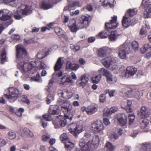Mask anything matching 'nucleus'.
<instances>
[{"mask_svg":"<svg viewBox=\"0 0 151 151\" xmlns=\"http://www.w3.org/2000/svg\"><path fill=\"white\" fill-rule=\"evenodd\" d=\"M55 72L53 73L52 75L53 76H56L58 77H60L63 75V72L62 71H60L58 72Z\"/></svg>","mask_w":151,"mask_h":151,"instance_id":"59","label":"nucleus"},{"mask_svg":"<svg viewBox=\"0 0 151 151\" xmlns=\"http://www.w3.org/2000/svg\"><path fill=\"white\" fill-rule=\"evenodd\" d=\"M66 119H67L65 117H64L62 116H59L57 117V119L53 122V124L55 126V128H58L60 127H64L67 125V121ZM70 121V119H68Z\"/></svg>","mask_w":151,"mask_h":151,"instance_id":"9","label":"nucleus"},{"mask_svg":"<svg viewBox=\"0 0 151 151\" xmlns=\"http://www.w3.org/2000/svg\"><path fill=\"white\" fill-rule=\"evenodd\" d=\"M32 62L29 63L24 62L23 65H18V68L22 73H25L28 71H30V73L32 74L31 78L32 81L40 82L42 80L40 79V77L37 70L38 69H41L44 68L45 64L44 63L41 61L37 60L34 62L36 64V65L34 66L33 65Z\"/></svg>","mask_w":151,"mask_h":151,"instance_id":"1","label":"nucleus"},{"mask_svg":"<svg viewBox=\"0 0 151 151\" xmlns=\"http://www.w3.org/2000/svg\"><path fill=\"white\" fill-rule=\"evenodd\" d=\"M49 113L50 115H57L59 114V109L57 105H51L49 108Z\"/></svg>","mask_w":151,"mask_h":151,"instance_id":"21","label":"nucleus"},{"mask_svg":"<svg viewBox=\"0 0 151 151\" xmlns=\"http://www.w3.org/2000/svg\"><path fill=\"white\" fill-rule=\"evenodd\" d=\"M68 93L67 91H63L62 90H59L58 91V95L60 97L63 98L65 99H69L68 96Z\"/></svg>","mask_w":151,"mask_h":151,"instance_id":"27","label":"nucleus"},{"mask_svg":"<svg viewBox=\"0 0 151 151\" xmlns=\"http://www.w3.org/2000/svg\"><path fill=\"white\" fill-rule=\"evenodd\" d=\"M115 92V90H112L110 91H109L108 89L106 90L105 91L106 94L108 93H109V96L111 97L114 96V94Z\"/></svg>","mask_w":151,"mask_h":151,"instance_id":"56","label":"nucleus"},{"mask_svg":"<svg viewBox=\"0 0 151 151\" xmlns=\"http://www.w3.org/2000/svg\"><path fill=\"white\" fill-rule=\"evenodd\" d=\"M33 40L32 39H24V44H29L33 42Z\"/></svg>","mask_w":151,"mask_h":151,"instance_id":"58","label":"nucleus"},{"mask_svg":"<svg viewBox=\"0 0 151 151\" xmlns=\"http://www.w3.org/2000/svg\"><path fill=\"white\" fill-rule=\"evenodd\" d=\"M97 110V107L94 106L91 109H87V113L88 114H91L94 113Z\"/></svg>","mask_w":151,"mask_h":151,"instance_id":"46","label":"nucleus"},{"mask_svg":"<svg viewBox=\"0 0 151 151\" xmlns=\"http://www.w3.org/2000/svg\"><path fill=\"white\" fill-rule=\"evenodd\" d=\"M108 36V34L104 31L99 33L96 35V37L97 39H104L107 38Z\"/></svg>","mask_w":151,"mask_h":151,"instance_id":"30","label":"nucleus"},{"mask_svg":"<svg viewBox=\"0 0 151 151\" xmlns=\"http://www.w3.org/2000/svg\"><path fill=\"white\" fill-rule=\"evenodd\" d=\"M68 129L70 132L76 136L77 134H79L82 132L81 127L79 126H77L75 123H71L68 126Z\"/></svg>","mask_w":151,"mask_h":151,"instance_id":"13","label":"nucleus"},{"mask_svg":"<svg viewBox=\"0 0 151 151\" xmlns=\"http://www.w3.org/2000/svg\"><path fill=\"white\" fill-rule=\"evenodd\" d=\"M117 17L114 16L111 17V19L109 22H106L105 25L106 30H109V29H114L116 28L118 24L117 22Z\"/></svg>","mask_w":151,"mask_h":151,"instance_id":"11","label":"nucleus"},{"mask_svg":"<svg viewBox=\"0 0 151 151\" xmlns=\"http://www.w3.org/2000/svg\"><path fill=\"white\" fill-rule=\"evenodd\" d=\"M138 116L141 118L147 117L149 116L147 108L145 106H143L141 108L140 111L138 113Z\"/></svg>","mask_w":151,"mask_h":151,"instance_id":"19","label":"nucleus"},{"mask_svg":"<svg viewBox=\"0 0 151 151\" xmlns=\"http://www.w3.org/2000/svg\"><path fill=\"white\" fill-rule=\"evenodd\" d=\"M37 57L38 59L41 60L44 58L45 56L43 55L41 52H39L37 55Z\"/></svg>","mask_w":151,"mask_h":151,"instance_id":"61","label":"nucleus"},{"mask_svg":"<svg viewBox=\"0 0 151 151\" xmlns=\"http://www.w3.org/2000/svg\"><path fill=\"white\" fill-rule=\"evenodd\" d=\"M4 10H0V20L2 21H6L10 20L12 18V15L9 13H5Z\"/></svg>","mask_w":151,"mask_h":151,"instance_id":"20","label":"nucleus"},{"mask_svg":"<svg viewBox=\"0 0 151 151\" xmlns=\"http://www.w3.org/2000/svg\"><path fill=\"white\" fill-rule=\"evenodd\" d=\"M143 151H151V145L150 143H144L142 145Z\"/></svg>","mask_w":151,"mask_h":151,"instance_id":"35","label":"nucleus"},{"mask_svg":"<svg viewBox=\"0 0 151 151\" xmlns=\"http://www.w3.org/2000/svg\"><path fill=\"white\" fill-rule=\"evenodd\" d=\"M87 138H82L80 140L79 145L81 149L78 151H91L94 148L95 145L99 142V139L96 137H92L87 142Z\"/></svg>","mask_w":151,"mask_h":151,"instance_id":"2","label":"nucleus"},{"mask_svg":"<svg viewBox=\"0 0 151 151\" xmlns=\"http://www.w3.org/2000/svg\"><path fill=\"white\" fill-rule=\"evenodd\" d=\"M60 139L62 142L64 144L69 140L67 134L65 133L63 134L60 135Z\"/></svg>","mask_w":151,"mask_h":151,"instance_id":"38","label":"nucleus"},{"mask_svg":"<svg viewBox=\"0 0 151 151\" xmlns=\"http://www.w3.org/2000/svg\"><path fill=\"white\" fill-rule=\"evenodd\" d=\"M103 112V115L104 116H108L111 114L110 109H109L107 108H106L104 109Z\"/></svg>","mask_w":151,"mask_h":151,"instance_id":"50","label":"nucleus"},{"mask_svg":"<svg viewBox=\"0 0 151 151\" xmlns=\"http://www.w3.org/2000/svg\"><path fill=\"white\" fill-rule=\"evenodd\" d=\"M65 76H64L61 78V81H60V83L61 84L66 85Z\"/></svg>","mask_w":151,"mask_h":151,"instance_id":"63","label":"nucleus"},{"mask_svg":"<svg viewBox=\"0 0 151 151\" xmlns=\"http://www.w3.org/2000/svg\"><path fill=\"white\" fill-rule=\"evenodd\" d=\"M105 148L106 151H114L115 148L111 143L107 142L105 145Z\"/></svg>","mask_w":151,"mask_h":151,"instance_id":"34","label":"nucleus"},{"mask_svg":"<svg viewBox=\"0 0 151 151\" xmlns=\"http://www.w3.org/2000/svg\"><path fill=\"white\" fill-rule=\"evenodd\" d=\"M102 76L101 74L92 77L91 79L93 83H98L101 80Z\"/></svg>","mask_w":151,"mask_h":151,"instance_id":"37","label":"nucleus"},{"mask_svg":"<svg viewBox=\"0 0 151 151\" xmlns=\"http://www.w3.org/2000/svg\"><path fill=\"white\" fill-rule=\"evenodd\" d=\"M57 104L61 106L62 110L64 113V116L67 119H70L71 120L75 114L73 111V107L70 103L66 100H62L59 98L57 101Z\"/></svg>","mask_w":151,"mask_h":151,"instance_id":"3","label":"nucleus"},{"mask_svg":"<svg viewBox=\"0 0 151 151\" xmlns=\"http://www.w3.org/2000/svg\"><path fill=\"white\" fill-rule=\"evenodd\" d=\"M5 97L10 102H14L17 100L19 97L15 96H12L11 95L4 94Z\"/></svg>","mask_w":151,"mask_h":151,"instance_id":"31","label":"nucleus"},{"mask_svg":"<svg viewBox=\"0 0 151 151\" xmlns=\"http://www.w3.org/2000/svg\"><path fill=\"white\" fill-rule=\"evenodd\" d=\"M21 101L23 102L26 103L28 104H29L30 103L27 97L26 96L24 95H23L22 96Z\"/></svg>","mask_w":151,"mask_h":151,"instance_id":"55","label":"nucleus"},{"mask_svg":"<svg viewBox=\"0 0 151 151\" xmlns=\"http://www.w3.org/2000/svg\"><path fill=\"white\" fill-rule=\"evenodd\" d=\"M61 0H52L51 2L49 0H42L40 4V8L44 9L47 10L51 8L53 6L52 3L56 4Z\"/></svg>","mask_w":151,"mask_h":151,"instance_id":"10","label":"nucleus"},{"mask_svg":"<svg viewBox=\"0 0 151 151\" xmlns=\"http://www.w3.org/2000/svg\"><path fill=\"white\" fill-rule=\"evenodd\" d=\"M80 67L77 63H72L70 61H67L66 63V69L72 70L76 71Z\"/></svg>","mask_w":151,"mask_h":151,"instance_id":"18","label":"nucleus"},{"mask_svg":"<svg viewBox=\"0 0 151 151\" xmlns=\"http://www.w3.org/2000/svg\"><path fill=\"white\" fill-rule=\"evenodd\" d=\"M54 95L53 93L52 92H50L46 100L47 104H50L52 101L54 100Z\"/></svg>","mask_w":151,"mask_h":151,"instance_id":"26","label":"nucleus"},{"mask_svg":"<svg viewBox=\"0 0 151 151\" xmlns=\"http://www.w3.org/2000/svg\"><path fill=\"white\" fill-rule=\"evenodd\" d=\"M137 70L133 66H128L127 67L125 74V77L128 78L133 77L136 74Z\"/></svg>","mask_w":151,"mask_h":151,"instance_id":"15","label":"nucleus"},{"mask_svg":"<svg viewBox=\"0 0 151 151\" xmlns=\"http://www.w3.org/2000/svg\"><path fill=\"white\" fill-rule=\"evenodd\" d=\"M146 117H144L141 123V127L144 129L146 127L149 123V121Z\"/></svg>","mask_w":151,"mask_h":151,"instance_id":"43","label":"nucleus"},{"mask_svg":"<svg viewBox=\"0 0 151 151\" xmlns=\"http://www.w3.org/2000/svg\"><path fill=\"white\" fill-rule=\"evenodd\" d=\"M65 149L67 150H71L73 149L75 144L74 143L70 142V140L64 143Z\"/></svg>","mask_w":151,"mask_h":151,"instance_id":"29","label":"nucleus"},{"mask_svg":"<svg viewBox=\"0 0 151 151\" xmlns=\"http://www.w3.org/2000/svg\"><path fill=\"white\" fill-rule=\"evenodd\" d=\"M88 80V76L86 74L83 75L79 81L80 82L77 83L78 85L80 86H82L83 88L86 85Z\"/></svg>","mask_w":151,"mask_h":151,"instance_id":"22","label":"nucleus"},{"mask_svg":"<svg viewBox=\"0 0 151 151\" xmlns=\"http://www.w3.org/2000/svg\"><path fill=\"white\" fill-rule=\"evenodd\" d=\"M28 129L27 128H21L19 133L22 136H26Z\"/></svg>","mask_w":151,"mask_h":151,"instance_id":"39","label":"nucleus"},{"mask_svg":"<svg viewBox=\"0 0 151 151\" xmlns=\"http://www.w3.org/2000/svg\"><path fill=\"white\" fill-rule=\"evenodd\" d=\"M91 17L88 16L82 15L80 19V21L77 24L78 29L86 28L89 25Z\"/></svg>","mask_w":151,"mask_h":151,"instance_id":"8","label":"nucleus"},{"mask_svg":"<svg viewBox=\"0 0 151 151\" xmlns=\"http://www.w3.org/2000/svg\"><path fill=\"white\" fill-rule=\"evenodd\" d=\"M151 12V4L147 6V8L145 10L144 12V14L146 15V17L148 18Z\"/></svg>","mask_w":151,"mask_h":151,"instance_id":"42","label":"nucleus"},{"mask_svg":"<svg viewBox=\"0 0 151 151\" xmlns=\"http://www.w3.org/2000/svg\"><path fill=\"white\" fill-rule=\"evenodd\" d=\"M99 73L106 77L107 82L110 83H114L117 80L115 76H113L110 73L104 68H101L99 70Z\"/></svg>","mask_w":151,"mask_h":151,"instance_id":"7","label":"nucleus"},{"mask_svg":"<svg viewBox=\"0 0 151 151\" xmlns=\"http://www.w3.org/2000/svg\"><path fill=\"white\" fill-rule=\"evenodd\" d=\"M101 62L105 67L108 68L111 65L114 63V60L113 58L109 57L102 60Z\"/></svg>","mask_w":151,"mask_h":151,"instance_id":"17","label":"nucleus"},{"mask_svg":"<svg viewBox=\"0 0 151 151\" xmlns=\"http://www.w3.org/2000/svg\"><path fill=\"white\" fill-rule=\"evenodd\" d=\"M129 118V125L131 124L134 122L135 116L134 114H129L128 115Z\"/></svg>","mask_w":151,"mask_h":151,"instance_id":"49","label":"nucleus"},{"mask_svg":"<svg viewBox=\"0 0 151 151\" xmlns=\"http://www.w3.org/2000/svg\"><path fill=\"white\" fill-rule=\"evenodd\" d=\"M134 21L135 22L134 23L131 22L132 23L131 24L130 21H129L128 18L126 16L124 15L123 17V19L122 22V25L124 27L127 28L130 25L132 26L134 25L137 22V20L134 18L132 19V22H133Z\"/></svg>","mask_w":151,"mask_h":151,"instance_id":"16","label":"nucleus"},{"mask_svg":"<svg viewBox=\"0 0 151 151\" xmlns=\"http://www.w3.org/2000/svg\"><path fill=\"white\" fill-rule=\"evenodd\" d=\"M119 51L118 55L121 59H124L126 58V54L131 52L130 48L126 43H124L118 48Z\"/></svg>","mask_w":151,"mask_h":151,"instance_id":"5","label":"nucleus"},{"mask_svg":"<svg viewBox=\"0 0 151 151\" xmlns=\"http://www.w3.org/2000/svg\"><path fill=\"white\" fill-rule=\"evenodd\" d=\"M31 7L26 5L23 9H19L17 10L14 14V17L17 19H20L22 18V15H27L31 12Z\"/></svg>","mask_w":151,"mask_h":151,"instance_id":"4","label":"nucleus"},{"mask_svg":"<svg viewBox=\"0 0 151 151\" xmlns=\"http://www.w3.org/2000/svg\"><path fill=\"white\" fill-rule=\"evenodd\" d=\"M132 46L133 49L136 51L138 50V44L137 42L136 41H134L132 42Z\"/></svg>","mask_w":151,"mask_h":151,"instance_id":"53","label":"nucleus"},{"mask_svg":"<svg viewBox=\"0 0 151 151\" xmlns=\"http://www.w3.org/2000/svg\"><path fill=\"white\" fill-rule=\"evenodd\" d=\"M70 47L74 52H77L79 50L80 48V47L79 45H75L73 44H71L70 45Z\"/></svg>","mask_w":151,"mask_h":151,"instance_id":"51","label":"nucleus"},{"mask_svg":"<svg viewBox=\"0 0 151 151\" xmlns=\"http://www.w3.org/2000/svg\"><path fill=\"white\" fill-rule=\"evenodd\" d=\"M43 119L45 120L46 121H50L51 119V118L50 115L48 114H45L43 115Z\"/></svg>","mask_w":151,"mask_h":151,"instance_id":"57","label":"nucleus"},{"mask_svg":"<svg viewBox=\"0 0 151 151\" xmlns=\"http://www.w3.org/2000/svg\"><path fill=\"white\" fill-rule=\"evenodd\" d=\"M7 137L9 139H12L16 137V134L14 132L9 131L7 133Z\"/></svg>","mask_w":151,"mask_h":151,"instance_id":"45","label":"nucleus"},{"mask_svg":"<svg viewBox=\"0 0 151 151\" xmlns=\"http://www.w3.org/2000/svg\"><path fill=\"white\" fill-rule=\"evenodd\" d=\"M11 38L12 40L14 41H17L20 40V37L17 34H14L12 35Z\"/></svg>","mask_w":151,"mask_h":151,"instance_id":"47","label":"nucleus"},{"mask_svg":"<svg viewBox=\"0 0 151 151\" xmlns=\"http://www.w3.org/2000/svg\"><path fill=\"white\" fill-rule=\"evenodd\" d=\"M118 122L120 124L122 127H125L127 124V119H124L122 117L119 118L118 119Z\"/></svg>","mask_w":151,"mask_h":151,"instance_id":"40","label":"nucleus"},{"mask_svg":"<svg viewBox=\"0 0 151 151\" xmlns=\"http://www.w3.org/2000/svg\"><path fill=\"white\" fill-rule=\"evenodd\" d=\"M104 128L103 123L100 120H97L91 123V129L94 133L102 132Z\"/></svg>","mask_w":151,"mask_h":151,"instance_id":"6","label":"nucleus"},{"mask_svg":"<svg viewBox=\"0 0 151 151\" xmlns=\"http://www.w3.org/2000/svg\"><path fill=\"white\" fill-rule=\"evenodd\" d=\"M9 94L12 96H15L19 97L21 94L18 89L14 87H10L8 89Z\"/></svg>","mask_w":151,"mask_h":151,"instance_id":"23","label":"nucleus"},{"mask_svg":"<svg viewBox=\"0 0 151 151\" xmlns=\"http://www.w3.org/2000/svg\"><path fill=\"white\" fill-rule=\"evenodd\" d=\"M100 102L101 103H104L106 101V94L104 93L101 94L99 96Z\"/></svg>","mask_w":151,"mask_h":151,"instance_id":"54","label":"nucleus"},{"mask_svg":"<svg viewBox=\"0 0 151 151\" xmlns=\"http://www.w3.org/2000/svg\"><path fill=\"white\" fill-rule=\"evenodd\" d=\"M127 11V14L130 17L134 16L136 14L137 12V10L135 9H129Z\"/></svg>","mask_w":151,"mask_h":151,"instance_id":"44","label":"nucleus"},{"mask_svg":"<svg viewBox=\"0 0 151 151\" xmlns=\"http://www.w3.org/2000/svg\"><path fill=\"white\" fill-rule=\"evenodd\" d=\"M68 27L70 29V31L73 32H75L77 31L78 29L76 23V22L72 24L70 23L68 24Z\"/></svg>","mask_w":151,"mask_h":151,"instance_id":"33","label":"nucleus"},{"mask_svg":"<svg viewBox=\"0 0 151 151\" xmlns=\"http://www.w3.org/2000/svg\"><path fill=\"white\" fill-rule=\"evenodd\" d=\"M81 6V4L79 1H73L72 3H69L68 6L70 8H75L76 7H80Z\"/></svg>","mask_w":151,"mask_h":151,"instance_id":"36","label":"nucleus"},{"mask_svg":"<svg viewBox=\"0 0 151 151\" xmlns=\"http://www.w3.org/2000/svg\"><path fill=\"white\" fill-rule=\"evenodd\" d=\"M27 55V51L24 48L19 45L17 46L16 55L17 58H23Z\"/></svg>","mask_w":151,"mask_h":151,"instance_id":"14","label":"nucleus"},{"mask_svg":"<svg viewBox=\"0 0 151 151\" xmlns=\"http://www.w3.org/2000/svg\"><path fill=\"white\" fill-rule=\"evenodd\" d=\"M127 105L125 106V108L127 112H130L132 111V109L131 107L132 104V101L130 100H127Z\"/></svg>","mask_w":151,"mask_h":151,"instance_id":"41","label":"nucleus"},{"mask_svg":"<svg viewBox=\"0 0 151 151\" xmlns=\"http://www.w3.org/2000/svg\"><path fill=\"white\" fill-rule=\"evenodd\" d=\"M63 65V63L62 62L61 58H59L57 60V62L54 67V70L55 71H59Z\"/></svg>","mask_w":151,"mask_h":151,"instance_id":"24","label":"nucleus"},{"mask_svg":"<svg viewBox=\"0 0 151 151\" xmlns=\"http://www.w3.org/2000/svg\"><path fill=\"white\" fill-rule=\"evenodd\" d=\"M146 32L147 31L145 27L144 26H142L140 31V34L142 35H145Z\"/></svg>","mask_w":151,"mask_h":151,"instance_id":"62","label":"nucleus"},{"mask_svg":"<svg viewBox=\"0 0 151 151\" xmlns=\"http://www.w3.org/2000/svg\"><path fill=\"white\" fill-rule=\"evenodd\" d=\"M107 50L104 48H100L97 51L98 56L100 58H103L106 55Z\"/></svg>","mask_w":151,"mask_h":151,"instance_id":"25","label":"nucleus"},{"mask_svg":"<svg viewBox=\"0 0 151 151\" xmlns=\"http://www.w3.org/2000/svg\"><path fill=\"white\" fill-rule=\"evenodd\" d=\"M55 31L56 33L59 36L61 35V31L62 30L60 28L58 27H56L55 29Z\"/></svg>","mask_w":151,"mask_h":151,"instance_id":"60","label":"nucleus"},{"mask_svg":"<svg viewBox=\"0 0 151 151\" xmlns=\"http://www.w3.org/2000/svg\"><path fill=\"white\" fill-rule=\"evenodd\" d=\"M123 91L129 97H135L139 95L138 91H136L135 89H132L129 86L126 87L124 88Z\"/></svg>","mask_w":151,"mask_h":151,"instance_id":"12","label":"nucleus"},{"mask_svg":"<svg viewBox=\"0 0 151 151\" xmlns=\"http://www.w3.org/2000/svg\"><path fill=\"white\" fill-rule=\"evenodd\" d=\"M6 52L5 51H3L1 53V61L2 63H4L6 60Z\"/></svg>","mask_w":151,"mask_h":151,"instance_id":"52","label":"nucleus"},{"mask_svg":"<svg viewBox=\"0 0 151 151\" xmlns=\"http://www.w3.org/2000/svg\"><path fill=\"white\" fill-rule=\"evenodd\" d=\"M24 109L22 108H19L18 110L15 112V114L18 116L21 117L22 116V113L24 112Z\"/></svg>","mask_w":151,"mask_h":151,"instance_id":"48","label":"nucleus"},{"mask_svg":"<svg viewBox=\"0 0 151 151\" xmlns=\"http://www.w3.org/2000/svg\"><path fill=\"white\" fill-rule=\"evenodd\" d=\"M108 38L110 41H114L118 37V35L116 31L111 32L109 35H108Z\"/></svg>","mask_w":151,"mask_h":151,"instance_id":"28","label":"nucleus"},{"mask_svg":"<svg viewBox=\"0 0 151 151\" xmlns=\"http://www.w3.org/2000/svg\"><path fill=\"white\" fill-rule=\"evenodd\" d=\"M148 44H145L143 47L140 48V52L141 53H144L145 52L148 50H151V46Z\"/></svg>","mask_w":151,"mask_h":151,"instance_id":"32","label":"nucleus"},{"mask_svg":"<svg viewBox=\"0 0 151 151\" xmlns=\"http://www.w3.org/2000/svg\"><path fill=\"white\" fill-rule=\"evenodd\" d=\"M96 40V38L94 37H90L88 39V41L89 43H92L93 42Z\"/></svg>","mask_w":151,"mask_h":151,"instance_id":"64","label":"nucleus"}]
</instances>
